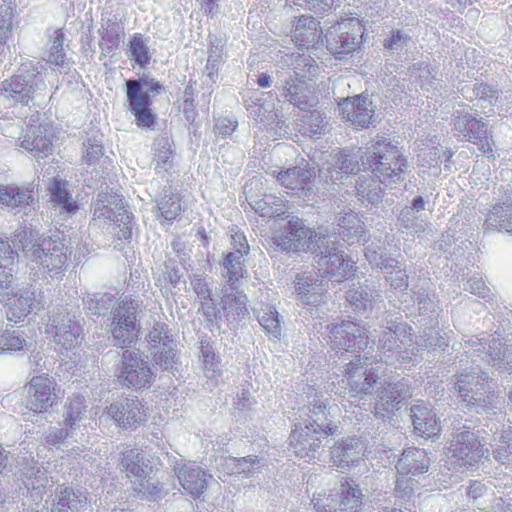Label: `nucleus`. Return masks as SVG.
Masks as SVG:
<instances>
[{"label":"nucleus","instance_id":"nucleus-1","mask_svg":"<svg viewBox=\"0 0 512 512\" xmlns=\"http://www.w3.org/2000/svg\"><path fill=\"white\" fill-rule=\"evenodd\" d=\"M453 395L477 414L498 415L504 412V398L496 382L479 368L464 370L453 377Z\"/></svg>","mask_w":512,"mask_h":512},{"label":"nucleus","instance_id":"nucleus-2","mask_svg":"<svg viewBox=\"0 0 512 512\" xmlns=\"http://www.w3.org/2000/svg\"><path fill=\"white\" fill-rule=\"evenodd\" d=\"M361 160L362 165L371 170L374 177L385 186L403 181L408 167L398 148L386 140H377L366 147Z\"/></svg>","mask_w":512,"mask_h":512},{"label":"nucleus","instance_id":"nucleus-3","mask_svg":"<svg viewBox=\"0 0 512 512\" xmlns=\"http://www.w3.org/2000/svg\"><path fill=\"white\" fill-rule=\"evenodd\" d=\"M117 466L127 478L138 483L136 488L144 497L157 499L161 497L163 486L158 479L152 476L153 466L143 451L138 448L124 445L118 454Z\"/></svg>","mask_w":512,"mask_h":512},{"label":"nucleus","instance_id":"nucleus-4","mask_svg":"<svg viewBox=\"0 0 512 512\" xmlns=\"http://www.w3.org/2000/svg\"><path fill=\"white\" fill-rule=\"evenodd\" d=\"M126 98L137 127L154 130L157 115L151 108L153 98L165 92L164 85L155 78L127 80Z\"/></svg>","mask_w":512,"mask_h":512},{"label":"nucleus","instance_id":"nucleus-5","mask_svg":"<svg viewBox=\"0 0 512 512\" xmlns=\"http://www.w3.org/2000/svg\"><path fill=\"white\" fill-rule=\"evenodd\" d=\"M314 512H362L364 494L351 478H342L337 486L314 495Z\"/></svg>","mask_w":512,"mask_h":512},{"label":"nucleus","instance_id":"nucleus-6","mask_svg":"<svg viewBox=\"0 0 512 512\" xmlns=\"http://www.w3.org/2000/svg\"><path fill=\"white\" fill-rule=\"evenodd\" d=\"M365 28L358 18L343 19L328 28L326 48L336 58L343 59L363 44Z\"/></svg>","mask_w":512,"mask_h":512},{"label":"nucleus","instance_id":"nucleus-7","mask_svg":"<svg viewBox=\"0 0 512 512\" xmlns=\"http://www.w3.org/2000/svg\"><path fill=\"white\" fill-rule=\"evenodd\" d=\"M71 252L58 236L45 237L33 246L34 261L52 278H61L66 271Z\"/></svg>","mask_w":512,"mask_h":512},{"label":"nucleus","instance_id":"nucleus-8","mask_svg":"<svg viewBox=\"0 0 512 512\" xmlns=\"http://www.w3.org/2000/svg\"><path fill=\"white\" fill-rule=\"evenodd\" d=\"M25 407L33 413H45L61 400L56 380L47 373L33 376L25 385Z\"/></svg>","mask_w":512,"mask_h":512},{"label":"nucleus","instance_id":"nucleus-9","mask_svg":"<svg viewBox=\"0 0 512 512\" xmlns=\"http://www.w3.org/2000/svg\"><path fill=\"white\" fill-rule=\"evenodd\" d=\"M318 240L316 230L307 227L304 221L296 216H293L279 233L272 237L273 244L288 253L308 252Z\"/></svg>","mask_w":512,"mask_h":512},{"label":"nucleus","instance_id":"nucleus-10","mask_svg":"<svg viewBox=\"0 0 512 512\" xmlns=\"http://www.w3.org/2000/svg\"><path fill=\"white\" fill-rule=\"evenodd\" d=\"M139 303L132 298H124L112 311V335L116 345L124 348L134 343L140 332L136 312Z\"/></svg>","mask_w":512,"mask_h":512},{"label":"nucleus","instance_id":"nucleus-11","mask_svg":"<svg viewBox=\"0 0 512 512\" xmlns=\"http://www.w3.org/2000/svg\"><path fill=\"white\" fill-rule=\"evenodd\" d=\"M119 382L128 388L147 389L154 380L149 364L135 352H123L117 374Z\"/></svg>","mask_w":512,"mask_h":512},{"label":"nucleus","instance_id":"nucleus-12","mask_svg":"<svg viewBox=\"0 0 512 512\" xmlns=\"http://www.w3.org/2000/svg\"><path fill=\"white\" fill-rule=\"evenodd\" d=\"M328 329L332 349L353 352L364 349L368 344L366 331L359 323L343 320L328 326Z\"/></svg>","mask_w":512,"mask_h":512},{"label":"nucleus","instance_id":"nucleus-13","mask_svg":"<svg viewBox=\"0 0 512 512\" xmlns=\"http://www.w3.org/2000/svg\"><path fill=\"white\" fill-rule=\"evenodd\" d=\"M337 426L331 424L326 425L324 428L314 424L306 426L305 429L296 426L290 434V444L294 447L295 453L300 458L309 457L314 458V453L320 448L322 439L334 434Z\"/></svg>","mask_w":512,"mask_h":512},{"label":"nucleus","instance_id":"nucleus-14","mask_svg":"<svg viewBox=\"0 0 512 512\" xmlns=\"http://www.w3.org/2000/svg\"><path fill=\"white\" fill-rule=\"evenodd\" d=\"M54 136L53 126L41 122L40 114L36 113L26 127L21 147L39 157H46L52 152Z\"/></svg>","mask_w":512,"mask_h":512},{"label":"nucleus","instance_id":"nucleus-15","mask_svg":"<svg viewBox=\"0 0 512 512\" xmlns=\"http://www.w3.org/2000/svg\"><path fill=\"white\" fill-rule=\"evenodd\" d=\"M454 131L463 140L478 146L484 152L491 150L486 123L474 115L472 110H456L453 114Z\"/></svg>","mask_w":512,"mask_h":512},{"label":"nucleus","instance_id":"nucleus-16","mask_svg":"<svg viewBox=\"0 0 512 512\" xmlns=\"http://www.w3.org/2000/svg\"><path fill=\"white\" fill-rule=\"evenodd\" d=\"M45 333L65 350L77 347L82 340V327L69 314L58 313L49 317Z\"/></svg>","mask_w":512,"mask_h":512},{"label":"nucleus","instance_id":"nucleus-17","mask_svg":"<svg viewBox=\"0 0 512 512\" xmlns=\"http://www.w3.org/2000/svg\"><path fill=\"white\" fill-rule=\"evenodd\" d=\"M342 118L355 130L367 129L374 123L372 101L363 94L347 97L339 103Z\"/></svg>","mask_w":512,"mask_h":512},{"label":"nucleus","instance_id":"nucleus-18","mask_svg":"<svg viewBox=\"0 0 512 512\" xmlns=\"http://www.w3.org/2000/svg\"><path fill=\"white\" fill-rule=\"evenodd\" d=\"M448 455L457 466H472L483 456V450L475 433L469 429L457 433L450 443Z\"/></svg>","mask_w":512,"mask_h":512},{"label":"nucleus","instance_id":"nucleus-19","mask_svg":"<svg viewBox=\"0 0 512 512\" xmlns=\"http://www.w3.org/2000/svg\"><path fill=\"white\" fill-rule=\"evenodd\" d=\"M322 34L320 23L311 15H301L292 22L290 36L299 50L321 47Z\"/></svg>","mask_w":512,"mask_h":512},{"label":"nucleus","instance_id":"nucleus-20","mask_svg":"<svg viewBox=\"0 0 512 512\" xmlns=\"http://www.w3.org/2000/svg\"><path fill=\"white\" fill-rule=\"evenodd\" d=\"M111 418L124 429H137L147 421V410L137 398H126L123 402L107 408Z\"/></svg>","mask_w":512,"mask_h":512},{"label":"nucleus","instance_id":"nucleus-21","mask_svg":"<svg viewBox=\"0 0 512 512\" xmlns=\"http://www.w3.org/2000/svg\"><path fill=\"white\" fill-rule=\"evenodd\" d=\"M279 183L298 196H307L313 188L316 173L307 163L303 166L290 167L275 175Z\"/></svg>","mask_w":512,"mask_h":512},{"label":"nucleus","instance_id":"nucleus-22","mask_svg":"<svg viewBox=\"0 0 512 512\" xmlns=\"http://www.w3.org/2000/svg\"><path fill=\"white\" fill-rule=\"evenodd\" d=\"M37 87L34 76L22 74H14L0 83L2 94L23 106H28L34 99Z\"/></svg>","mask_w":512,"mask_h":512},{"label":"nucleus","instance_id":"nucleus-23","mask_svg":"<svg viewBox=\"0 0 512 512\" xmlns=\"http://www.w3.org/2000/svg\"><path fill=\"white\" fill-rule=\"evenodd\" d=\"M34 300V292L29 289L11 293L4 292L0 299L4 303L7 319L14 323L22 321L31 313Z\"/></svg>","mask_w":512,"mask_h":512},{"label":"nucleus","instance_id":"nucleus-24","mask_svg":"<svg viewBox=\"0 0 512 512\" xmlns=\"http://www.w3.org/2000/svg\"><path fill=\"white\" fill-rule=\"evenodd\" d=\"M290 102L294 103L300 110L305 111L306 114L299 118L297 126L299 132L303 136L313 137L320 135L327 122L325 115L318 109H312L317 105L316 101H302L300 98L292 96Z\"/></svg>","mask_w":512,"mask_h":512},{"label":"nucleus","instance_id":"nucleus-25","mask_svg":"<svg viewBox=\"0 0 512 512\" xmlns=\"http://www.w3.org/2000/svg\"><path fill=\"white\" fill-rule=\"evenodd\" d=\"M318 265L323 275L333 278L336 282H343L355 275L357 267L354 262L345 259L339 251H329L320 257Z\"/></svg>","mask_w":512,"mask_h":512},{"label":"nucleus","instance_id":"nucleus-26","mask_svg":"<svg viewBox=\"0 0 512 512\" xmlns=\"http://www.w3.org/2000/svg\"><path fill=\"white\" fill-rule=\"evenodd\" d=\"M85 410L86 406L83 396L74 395L68 397L65 403V428L60 429L59 433H50L47 436V441L52 445H56L60 441L64 440L69 435V431L73 429L76 423L82 419Z\"/></svg>","mask_w":512,"mask_h":512},{"label":"nucleus","instance_id":"nucleus-27","mask_svg":"<svg viewBox=\"0 0 512 512\" xmlns=\"http://www.w3.org/2000/svg\"><path fill=\"white\" fill-rule=\"evenodd\" d=\"M177 477L184 491L194 499L199 498L207 488L206 473L198 466H180L177 469Z\"/></svg>","mask_w":512,"mask_h":512},{"label":"nucleus","instance_id":"nucleus-28","mask_svg":"<svg viewBox=\"0 0 512 512\" xmlns=\"http://www.w3.org/2000/svg\"><path fill=\"white\" fill-rule=\"evenodd\" d=\"M57 501L53 504L52 512H92L93 509L82 493H76L72 488L59 486L56 489Z\"/></svg>","mask_w":512,"mask_h":512},{"label":"nucleus","instance_id":"nucleus-29","mask_svg":"<svg viewBox=\"0 0 512 512\" xmlns=\"http://www.w3.org/2000/svg\"><path fill=\"white\" fill-rule=\"evenodd\" d=\"M48 191L50 202L54 206L61 208L67 214H76L78 212L79 205L69 192L66 180L58 177L52 178L49 182Z\"/></svg>","mask_w":512,"mask_h":512},{"label":"nucleus","instance_id":"nucleus-30","mask_svg":"<svg viewBox=\"0 0 512 512\" xmlns=\"http://www.w3.org/2000/svg\"><path fill=\"white\" fill-rule=\"evenodd\" d=\"M34 202V187L32 185H2L0 184V207H23Z\"/></svg>","mask_w":512,"mask_h":512},{"label":"nucleus","instance_id":"nucleus-31","mask_svg":"<svg viewBox=\"0 0 512 512\" xmlns=\"http://www.w3.org/2000/svg\"><path fill=\"white\" fill-rule=\"evenodd\" d=\"M246 200L257 213L264 217H279L286 213L285 202L275 195L264 194L262 198H257L254 194L246 192Z\"/></svg>","mask_w":512,"mask_h":512},{"label":"nucleus","instance_id":"nucleus-32","mask_svg":"<svg viewBox=\"0 0 512 512\" xmlns=\"http://www.w3.org/2000/svg\"><path fill=\"white\" fill-rule=\"evenodd\" d=\"M485 225L487 229L512 233V199L510 197L493 206Z\"/></svg>","mask_w":512,"mask_h":512},{"label":"nucleus","instance_id":"nucleus-33","mask_svg":"<svg viewBox=\"0 0 512 512\" xmlns=\"http://www.w3.org/2000/svg\"><path fill=\"white\" fill-rule=\"evenodd\" d=\"M440 431L441 422L436 413L424 402L418 403V436L434 441Z\"/></svg>","mask_w":512,"mask_h":512},{"label":"nucleus","instance_id":"nucleus-34","mask_svg":"<svg viewBox=\"0 0 512 512\" xmlns=\"http://www.w3.org/2000/svg\"><path fill=\"white\" fill-rule=\"evenodd\" d=\"M442 309L433 294L418 293V324L437 325Z\"/></svg>","mask_w":512,"mask_h":512},{"label":"nucleus","instance_id":"nucleus-35","mask_svg":"<svg viewBox=\"0 0 512 512\" xmlns=\"http://www.w3.org/2000/svg\"><path fill=\"white\" fill-rule=\"evenodd\" d=\"M441 74L435 67H431L424 62L418 64V82L423 90L427 91V98L433 99L440 95Z\"/></svg>","mask_w":512,"mask_h":512},{"label":"nucleus","instance_id":"nucleus-36","mask_svg":"<svg viewBox=\"0 0 512 512\" xmlns=\"http://www.w3.org/2000/svg\"><path fill=\"white\" fill-rule=\"evenodd\" d=\"M358 441L355 438L344 439L337 442L331 449V461L337 469H346L353 461Z\"/></svg>","mask_w":512,"mask_h":512},{"label":"nucleus","instance_id":"nucleus-37","mask_svg":"<svg viewBox=\"0 0 512 512\" xmlns=\"http://www.w3.org/2000/svg\"><path fill=\"white\" fill-rule=\"evenodd\" d=\"M16 10L12 0H1L0 3V45L7 43L19 21L15 20Z\"/></svg>","mask_w":512,"mask_h":512},{"label":"nucleus","instance_id":"nucleus-38","mask_svg":"<svg viewBox=\"0 0 512 512\" xmlns=\"http://www.w3.org/2000/svg\"><path fill=\"white\" fill-rule=\"evenodd\" d=\"M338 225L340 227L339 233L345 238L347 241H350L354 237H361L365 233L364 224L360 221L358 215L349 211L344 213V215L338 218Z\"/></svg>","mask_w":512,"mask_h":512},{"label":"nucleus","instance_id":"nucleus-39","mask_svg":"<svg viewBox=\"0 0 512 512\" xmlns=\"http://www.w3.org/2000/svg\"><path fill=\"white\" fill-rule=\"evenodd\" d=\"M424 327L423 334L420 336V340H418V347L424 346L428 349H436L440 348L444 350L446 346H448V340L446 338V333H441L439 322L437 325H422Z\"/></svg>","mask_w":512,"mask_h":512},{"label":"nucleus","instance_id":"nucleus-40","mask_svg":"<svg viewBox=\"0 0 512 512\" xmlns=\"http://www.w3.org/2000/svg\"><path fill=\"white\" fill-rule=\"evenodd\" d=\"M297 279V291L302 304L319 306L324 302L326 289H318L316 284L302 283L303 277L298 276Z\"/></svg>","mask_w":512,"mask_h":512},{"label":"nucleus","instance_id":"nucleus-41","mask_svg":"<svg viewBox=\"0 0 512 512\" xmlns=\"http://www.w3.org/2000/svg\"><path fill=\"white\" fill-rule=\"evenodd\" d=\"M158 209L165 220H175L182 211L180 195L178 193H165L158 201Z\"/></svg>","mask_w":512,"mask_h":512},{"label":"nucleus","instance_id":"nucleus-42","mask_svg":"<svg viewBox=\"0 0 512 512\" xmlns=\"http://www.w3.org/2000/svg\"><path fill=\"white\" fill-rule=\"evenodd\" d=\"M130 57L142 68H145L151 60L148 47L144 41L143 35L136 33L129 42Z\"/></svg>","mask_w":512,"mask_h":512},{"label":"nucleus","instance_id":"nucleus-43","mask_svg":"<svg viewBox=\"0 0 512 512\" xmlns=\"http://www.w3.org/2000/svg\"><path fill=\"white\" fill-rule=\"evenodd\" d=\"M496 461L512 469V432L505 431L501 434L499 443L493 450Z\"/></svg>","mask_w":512,"mask_h":512},{"label":"nucleus","instance_id":"nucleus-44","mask_svg":"<svg viewBox=\"0 0 512 512\" xmlns=\"http://www.w3.org/2000/svg\"><path fill=\"white\" fill-rule=\"evenodd\" d=\"M457 241L458 240L454 238L453 234L447 232L446 235H443L442 240L439 243V248L444 252L449 253L455 260H459L464 256L465 250L472 247V242L468 240H461L457 243Z\"/></svg>","mask_w":512,"mask_h":512},{"label":"nucleus","instance_id":"nucleus-45","mask_svg":"<svg viewBox=\"0 0 512 512\" xmlns=\"http://www.w3.org/2000/svg\"><path fill=\"white\" fill-rule=\"evenodd\" d=\"M429 141L430 145L425 143H422L423 147L418 145V162H422V166H425L426 164L429 166L436 165L442 155V150L438 147V138L433 136Z\"/></svg>","mask_w":512,"mask_h":512},{"label":"nucleus","instance_id":"nucleus-46","mask_svg":"<svg viewBox=\"0 0 512 512\" xmlns=\"http://www.w3.org/2000/svg\"><path fill=\"white\" fill-rule=\"evenodd\" d=\"M259 322L269 337L278 339L281 335V326L278 312L272 307H267L259 316Z\"/></svg>","mask_w":512,"mask_h":512},{"label":"nucleus","instance_id":"nucleus-47","mask_svg":"<svg viewBox=\"0 0 512 512\" xmlns=\"http://www.w3.org/2000/svg\"><path fill=\"white\" fill-rule=\"evenodd\" d=\"M120 43V33L118 31V24L111 23L103 29L99 46L102 50L112 51L118 48Z\"/></svg>","mask_w":512,"mask_h":512},{"label":"nucleus","instance_id":"nucleus-48","mask_svg":"<svg viewBox=\"0 0 512 512\" xmlns=\"http://www.w3.org/2000/svg\"><path fill=\"white\" fill-rule=\"evenodd\" d=\"M25 339L15 332L4 331L0 336V350L20 351L24 348Z\"/></svg>","mask_w":512,"mask_h":512},{"label":"nucleus","instance_id":"nucleus-49","mask_svg":"<svg viewBox=\"0 0 512 512\" xmlns=\"http://www.w3.org/2000/svg\"><path fill=\"white\" fill-rule=\"evenodd\" d=\"M14 257H3L0 262V291H5L11 287L13 282Z\"/></svg>","mask_w":512,"mask_h":512},{"label":"nucleus","instance_id":"nucleus-50","mask_svg":"<svg viewBox=\"0 0 512 512\" xmlns=\"http://www.w3.org/2000/svg\"><path fill=\"white\" fill-rule=\"evenodd\" d=\"M223 265L228 271L229 281L234 283L243 277L242 262L233 253L225 256Z\"/></svg>","mask_w":512,"mask_h":512},{"label":"nucleus","instance_id":"nucleus-51","mask_svg":"<svg viewBox=\"0 0 512 512\" xmlns=\"http://www.w3.org/2000/svg\"><path fill=\"white\" fill-rule=\"evenodd\" d=\"M259 460L257 458L242 457L234 460L235 473L245 477L253 476L256 472Z\"/></svg>","mask_w":512,"mask_h":512},{"label":"nucleus","instance_id":"nucleus-52","mask_svg":"<svg viewBox=\"0 0 512 512\" xmlns=\"http://www.w3.org/2000/svg\"><path fill=\"white\" fill-rule=\"evenodd\" d=\"M337 168L339 169V171H337V174H345L347 176L354 174L360 170L358 167V163L352 162V160L349 158V155L346 154L344 151H339L338 153Z\"/></svg>","mask_w":512,"mask_h":512},{"label":"nucleus","instance_id":"nucleus-53","mask_svg":"<svg viewBox=\"0 0 512 512\" xmlns=\"http://www.w3.org/2000/svg\"><path fill=\"white\" fill-rule=\"evenodd\" d=\"M493 350L494 352L490 353L491 359L489 363L498 369H502V365H505L504 361L506 357L505 350L502 349V343L499 341H493ZM507 365H509V367L504 366L503 369L512 370V365H510L508 362Z\"/></svg>","mask_w":512,"mask_h":512},{"label":"nucleus","instance_id":"nucleus-54","mask_svg":"<svg viewBox=\"0 0 512 512\" xmlns=\"http://www.w3.org/2000/svg\"><path fill=\"white\" fill-rule=\"evenodd\" d=\"M473 94L478 99L488 100L490 104L493 103V100L496 101L498 98V91L486 83L475 84Z\"/></svg>","mask_w":512,"mask_h":512},{"label":"nucleus","instance_id":"nucleus-55","mask_svg":"<svg viewBox=\"0 0 512 512\" xmlns=\"http://www.w3.org/2000/svg\"><path fill=\"white\" fill-rule=\"evenodd\" d=\"M464 289L482 298L486 297L489 292L483 279L477 276L469 278L464 284Z\"/></svg>","mask_w":512,"mask_h":512},{"label":"nucleus","instance_id":"nucleus-56","mask_svg":"<svg viewBox=\"0 0 512 512\" xmlns=\"http://www.w3.org/2000/svg\"><path fill=\"white\" fill-rule=\"evenodd\" d=\"M391 394H393V392H391ZM384 398V396H381L380 402L375 405V414L382 418L392 413L393 409L400 403L397 397L393 395H390L388 397L389 400H386V402H384Z\"/></svg>","mask_w":512,"mask_h":512},{"label":"nucleus","instance_id":"nucleus-57","mask_svg":"<svg viewBox=\"0 0 512 512\" xmlns=\"http://www.w3.org/2000/svg\"><path fill=\"white\" fill-rule=\"evenodd\" d=\"M410 38L396 30L391 33V36L385 40L384 47L387 50H400L407 45Z\"/></svg>","mask_w":512,"mask_h":512},{"label":"nucleus","instance_id":"nucleus-58","mask_svg":"<svg viewBox=\"0 0 512 512\" xmlns=\"http://www.w3.org/2000/svg\"><path fill=\"white\" fill-rule=\"evenodd\" d=\"M103 155V146L98 143H91L83 154L84 163L91 165L98 161Z\"/></svg>","mask_w":512,"mask_h":512},{"label":"nucleus","instance_id":"nucleus-59","mask_svg":"<svg viewBox=\"0 0 512 512\" xmlns=\"http://www.w3.org/2000/svg\"><path fill=\"white\" fill-rule=\"evenodd\" d=\"M435 460V455L432 451L418 448V474L428 472L429 467Z\"/></svg>","mask_w":512,"mask_h":512},{"label":"nucleus","instance_id":"nucleus-60","mask_svg":"<svg viewBox=\"0 0 512 512\" xmlns=\"http://www.w3.org/2000/svg\"><path fill=\"white\" fill-rule=\"evenodd\" d=\"M232 247L242 255L248 254L249 245L246 236L241 232H235L231 235Z\"/></svg>","mask_w":512,"mask_h":512},{"label":"nucleus","instance_id":"nucleus-61","mask_svg":"<svg viewBox=\"0 0 512 512\" xmlns=\"http://www.w3.org/2000/svg\"><path fill=\"white\" fill-rule=\"evenodd\" d=\"M404 469V459H400L397 465V470L400 474V477L397 478L396 487L403 491H405L407 488L412 490V486L408 485V482L412 480V477H407L409 472L404 473Z\"/></svg>","mask_w":512,"mask_h":512},{"label":"nucleus","instance_id":"nucleus-62","mask_svg":"<svg viewBox=\"0 0 512 512\" xmlns=\"http://www.w3.org/2000/svg\"><path fill=\"white\" fill-rule=\"evenodd\" d=\"M65 58H66V54H65L64 48H61V49L56 48L55 49L54 46H51L48 57H47L48 63L55 65V66H62L65 62Z\"/></svg>","mask_w":512,"mask_h":512},{"label":"nucleus","instance_id":"nucleus-63","mask_svg":"<svg viewBox=\"0 0 512 512\" xmlns=\"http://www.w3.org/2000/svg\"><path fill=\"white\" fill-rule=\"evenodd\" d=\"M334 0H306L309 10L321 13L331 9Z\"/></svg>","mask_w":512,"mask_h":512},{"label":"nucleus","instance_id":"nucleus-64","mask_svg":"<svg viewBox=\"0 0 512 512\" xmlns=\"http://www.w3.org/2000/svg\"><path fill=\"white\" fill-rule=\"evenodd\" d=\"M192 287L199 298L211 299L210 298V290L208 288L207 283L203 279L196 278L195 280H193Z\"/></svg>","mask_w":512,"mask_h":512}]
</instances>
